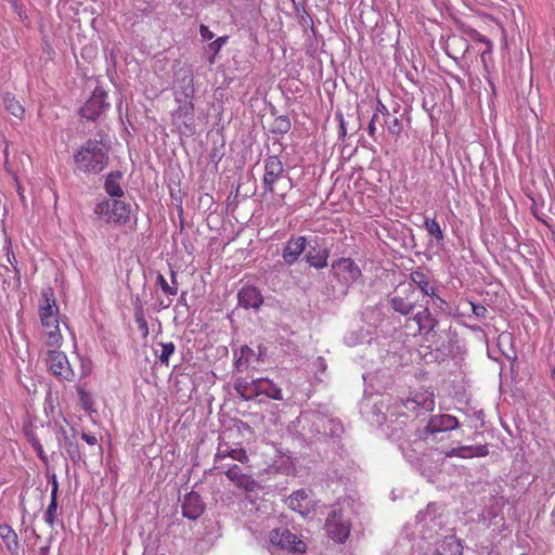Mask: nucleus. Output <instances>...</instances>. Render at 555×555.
<instances>
[{
    "instance_id": "1",
    "label": "nucleus",
    "mask_w": 555,
    "mask_h": 555,
    "mask_svg": "<svg viewBox=\"0 0 555 555\" xmlns=\"http://www.w3.org/2000/svg\"><path fill=\"white\" fill-rule=\"evenodd\" d=\"M74 162L85 173H100L108 164V147L101 141L88 140L74 154Z\"/></svg>"
},
{
    "instance_id": "2",
    "label": "nucleus",
    "mask_w": 555,
    "mask_h": 555,
    "mask_svg": "<svg viewBox=\"0 0 555 555\" xmlns=\"http://www.w3.org/2000/svg\"><path fill=\"white\" fill-rule=\"evenodd\" d=\"M263 195L271 194L279 196V204H285V196L291 189V179L284 173V166L281 159L273 155L264 160V175L262 179Z\"/></svg>"
},
{
    "instance_id": "3",
    "label": "nucleus",
    "mask_w": 555,
    "mask_h": 555,
    "mask_svg": "<svg viewBox=\"0 0 555 555\" xmlns=\"http://www.w3.org/2000/svg\"><path fill=\"white\" fill-rule=\"evenodd\" d=\"M186 80V85L183 87V93L185 98L189 100L183 104H180L177 109H175L171 114L172 122L178 127L181 132H184L181 129L183 125L189 132H193V121H194V104L192 102V96L194 93L193 86V77L189 75L184 78Z\"/></svg>"
},
{
    "instance_id": "4",
    "label": "nucleus",
    "mask_w": 555,
    "mask_h": 555,
    "mask_svg": "<svg viewBox=\"0 0 555 555\" xmlns=\"http://www.w3.org/2000/svg\"><path fill=\"white\" fill-rule=\"evenodd\" d=\"M94 212L104 218L107 223L118 225L127 224L130 221V205L120 199H111L99 203Z\"/></svg>"
},
{
    "instance_id": "5",
    "label": "nucleus",
    "mask_w": 555,
    "mask_h": 555,
    "mask_svg": "<svg viewBox=\"0 0 555 555\" xmlns=\"http://www.w3.org/2000/svg\"><path fill=\"white\" fill-rule=\"evenodd\" d=\"M324 529L331 540L341 544L349 538L351 521L341 508L334 507L326 517Z\"/></svg>"
},
{
    "instance_id": "6",
    "label": "nucleus",
    "mask_w": 555,
    "mask_h": 555,
    "mask_svg": "<svg viewBox=\"0 0 555 555\" xmlns=\"http://www.w3.org/2000/svg\"><path fill=\"white\" fill-rule=\"evenodd\" d=\"M332 271L336 281L345 287H350L362 276V271L358 263L348 257L334 260L332 262Z\"/></svg>"
},
{
    "instance_id": "7",
    "label": "nucleus",
    "mask_w": 555,
    "mask_h": 555,
    "mask_svg": "<svg viewBox=\"0 0 555 555\" xmlns=\"http://www.w3.org/2000/svg\"><path fill=\"white\" fill-rule=\"evenodd\" d=\"M47 362L50 372L62 380H73L75 372L66 354L60 348H47Z\"/></svg>"
},
{
    "instance_id": "8",
    "label": "nucleus",
    "mask_w": 555,
    "mask_h": 555,
    "mask_svg": "<svg viewBox=\"0 0 555 555\" xmlns=\"http://www.w3.org/2000/svg\"><path fill=\"white\" fill-rule=\"evenodd\" d=\"M457 426L459 421L455 416L449 414L433 415L429 417L426 426L420 433L418 437L425 441L430 437L435 440L438 434L453 430Z\"/></svg>"
},
{
    "instance_id": "9",
    "label": "nucleus",
    "mask_w": 555,
    "mask_h": 555,
    "mask_svg": "<svg viewBox=\"0 0 555 555\" xmlns=\"http://www.w3.org/2000/svg\"><path fill=\"white\" fill-rule=\"evenodd\" d=\"M270 542L292 553L302 554L306 552V544L296 534L286 528H278L270 532Z\"/></svg>"
},
{
    "instance_id": "10",
    "label": "nucleus",
    "mask_w": 555,
    "mask_h": 555,
    "mask_svg": "<svg viewBox=\"0 0 555 555\" xmlns=\"http://www.w3.org/2000/svg\"><path fill=\"white\" fill-rule=\"evenodd\" d=\"M415 291L411 284L399 285L395 295L390 298V307L402 315L411 313L415 307L416 298Z\"/></svg>"
},
{
    "instance_id": "11",
    "label": "nucleus",
    "mask_w": 555,
    "mask_h": 555,
    "mask_svg": "<svg viewBox=\"0 0 555 555\" xmlns=\"http://www.w3.org/2000/svg\"><path fill=\"white\" fill-rule=\"evenodd\" d=\"M107 92L96 87L85 105L80 108V115L88 120H95L108 107Z\"/></svg>"
},
{
    "instance_id": "12",
    "label": "nucleus",
    "mask_w": 555,
    "mask_h": 555,
    "mask_svg": "<svg viewBox=\"0 0 555 555\" xmlns=\"http://www.w3.org/2000/svg\"><path fill=\"white\" fill-rule=\"evenodd\" d=\"M43 302L39 306V318L43 328L57 327L60 309L52 293L42 294Z\"/></svg>"
},
{
    "instance_id": "13",
    "label": "nucleus",
    "mask_w": 555,
    "mask_h": 555,
    "mask_svg": "<svg viewBox=\"0 0 555 555\" xmlns=\"http://www.w3.org/2000/svg\"><path fill=\"white\" fill-rule=\"evenodd\" d=\"M181 508L183 517L196 520L204 514L206 504L202 500L201 495L192 490L181 500Z\"/></svg>"
},
{
    "instance_id": "14",
    "label": "nucleus",
    "mask_w": 555,
    "mask_h": 555,
    "mask_svg": "<svg viewBox=\"0 0 555 555\" xmlns=\"http://www.w3.org/2000/svg\"><path fill=\"white\" fill-rule=\"evenodd\" d=\"M434 453H409L408 461L415 466L420 473L430 479L439 469V460L433 457Z\"/></svg>"
},
{
    "instance_id": "15",
    "label": "nucleus",
    "mask_w": 555,
    "mask_h": 555,
    "mask_svg": "<svg viewBox=\"0 0 555 555\" xmlns=\"http://www.w3.org/2000/svg\"><path fill=\"white\" fill-rule=\"evenodd\" d=\"M414 322L416 324V331L413 335L427 336L438 326V320L433 315L429 309L426 307L422 311H418L412 319H408L405 326L409 327V323Z\"/></svg>"
},
{
    "instance_id": "16",
    "label": "nucleus",
    "mask_w": 555,
    "mask_h": 555,
    "mask_svg": "<svg viewBox=\"0 0 555 555\" xmlns=\"http://www.w3.org/2000/svg\"><path fill=\"white\" fill-rule=\"evenodd\" d=\"M403 406L416 415L424 412H431L435 409V397L433 392H417L412 398L402 401Z\"/></svg>"
},
{
    "instance_id": "17",
    "label": "nucleus",
    "mask_w": 555,
    "mask_h": 555,
    "mask_svg": "<svg viewBox=\"0 0 555 555\" xmlns=\"http://www.w3.org/2000/svg\"><path fill=\"white\" fill-rule=\"evenodd\" d=\"M307 246L305 236H292L283 248L282 257L287 264L295 263Z\"/></svg>"
},
{
    "instance_id": "18",
    "label": "nucleus",
    "mask_w": 555,
    "mask_h": 555,
    "mask_svg": "<svg viewBox=\"0 0 555 555\" xmlns=\"http://www.w3.org/2000/svg\"><path fill=\"white\" fill-rule=\"evenodd\" d=\"M411 285H416L420 291L427 296H436L437 287L431 275L421 269L413 270L410 273Z\"/></svg>"
},
{
    "instance_id": "19",
    "label": "nucleus",
    "mask_w": 555,
    "mask_h": 555,
    "mask_svg": "<svg viewBox=\"0 0 555 555\" xmlns=\"http://www.w3.org/2000/svg\"><path fill=\"white\" fill-rule=\"evenodd\" d=\"M263 302L259 289L255 286H244L238 292V304L244 308H259Z\"/></svg>"
},
{
    "instance_id": "20",
    "label": "nucleus",
    "mask_w": 555,
    "mask_h": 555,
    "mask_svg": "<svg viewBox=\"0 0 555 555\" xmlns=\"http://www.w3.org/2000/svg\"><path fill=\"white\" fill-rule=\"evenodd\" d=\"M435 555H463V545L455 535H448L436 547Z\"/></svg>"
},
{
    "instance_id": "21",
    "label": "nucleus",
    "mask_w": 555,
    "mask_h": 555,
    "mask_svg": "<svg viewBox=\"0 0 555 555\" xmlns=\"http://www.w3.org/2000/svg\"><path fill=\"white\" fill-rule=\"evenodd\" d=\"M257 396L266 395L274 400H283L282 389L268 378L256 379Z\"/></svg>"
},
{
    "instance_id": "22",
    "label": "nucleus",
    "mask_w": 555,
    "mask_h": 555,
    "mask_svg": "<svg viewBox=\"0 0 555 555\" xmlns=\"http://www.w3.org/2000/svg\"><path fill=\"white\" fill-rule=\"evenodd\" d=\"M287 505L293 511L305 515L309 511V499L305 490L293 492L287 499Z\"/></svg>"
},
{
    "instance_id": "23",
    "label": "nucleus",
    "mask_w": 555,
    "mask_h": 555,
    "mask_svg": "<svg viewBox=\"0 0 555 555\" xmlns=\"http://www.w3.org/2000/svg\"><path fill=\"white\" fill-rule=\"evenodd\" d=\"M121 178L122 175L119 171H113L107 175L104 189L109 196L121 197L124 195V190L120 185Z\"/></svg>"
},
{
    "instance_id": "24",
    "label": "nucleus",
    "mask_w": 555,
    "mask_h": 555,
    "mask_svg": "<svg viewBox=\"0 0 555 555\" xmlns=\"http://www.w3.org/2000/svg\"><path fill=\"white\" fill-rule=\"evenodd\" d=\"M330 253L327 249L311 248L306 254V261L315 269H323L327 267V259Z\"/></svg>"
},
{
    "instance_id": "25",
    "label": "nucleus",
    "mask_w": 555,
    "mask_h": 555,
    "mask_svg": "<svg viewBox=\"0 0 555 555\" xmlns=\"http://www.w3.org/2000/svg\"><path fill=\"white\" fill-rule=\"evenodd\" d=\"M0 538L11 554H17L18 538L16 532L7 524L0 525Z\"/></svg>"
},
{
    "instance_id": "26",
    "label": "nucleus",
    "mask_w": 555,
    "mask_h": 555,
    "mask_svg": "<svg viewBox=\"0 0 555 555\" xmlns=\"http://www.w3.org/2000/svg\"><path fill=\"white\" fill-rule=\"evenodd\" d=\"M441 506L436 502H430L427 504L424 511H420L416 515L417 522H424L425 526L436 521L438 516L440 515Z\"/></svg>"
},
{
    "instance_id": "27",
    "label": "nucleus",
    "mask_w": 555,
    "mask_h": 555,
    "mask_svg": "<svg viewBox=\"0 0 555 555\" xmlns=\"http://www.w3.org/2000/svg\"><path fill=\"white\" fill-rule=\"evenodd\" d=\"M256 379L247 382L245 379H237L235 383V390L245 400H251L257 397Z\"/></svg>"
},
{
    "instance_id": "28",
    "label": "nucleus",
    "mask_w": 555,
    "mask_h": 555,
    "mask_svg": "<svg viewBox=\"0 0 555 555\" xmlns=\"http://www.w3.org/2000/svg\"><path fill=\"white\" fill-rule=\"evenodd\" d=\"M63 344V336L57 327L44 328V346L47 348H61Z\"/></svg>"
},
{
    "instance_id": "29",
    "label": "nucleus",
    "mask_w": 555,
    "mask_h": 555,
    "mask_svg": "<svg viewBox=\"0 0 555 555\" xmlns=\"http://www.w3.org/2000/svg\"><path fill=\"white\" fill-rule=\"evenodd\" d=\"M5 109L13 116L22 119L25 114L23 105L12 94H5L3 98Z\"/></svg>"
},
{
    "instance_id": "30",
    "label": "nucleus",
    "mask_w": 555,
    "mask_h": 555,
    "mask_svg": "<svg viewBox=\"0 0 555 555\" xmlns=\"http://www.w3.org/2000/svg\"><path fill=\"white\" fill-rule=\"evenodd\" d=\"M424 228L437 241L443 240V232L436 219L425 218Z\"/></svg>"
},
{
    "instance_id": "31",
    "label": "nucleus",
    "mask_w": 555,
    "mask_h": 555,
    "mask_svg": "<svg viewBox=\"0 0 555 555\" xmlns=\"http://www.w3.org/2000/svg\"><path fill=\"white\" fill-rule=\"evenodd\" d=\"M160 353L158 356L159 361L162 364H169V358L175 353L176 351V345L172 341L168 343H160Z\"/></svg>"
},
{
    "instance_id": "32",
    "label": "nucleus",
    "mask_w": 555,
    "mask_h": 555,
    "mask_svg": "<svg viewBox=\"0 0 555 555\" xmlns=\"http://www.w3.org/2000/svg\"><path fill=\"white\" fill-rule=\"evenodd\" d=\"M383 125H385L388 131L395 137H399L402 131V124L396 116L389 115V117H385L383 119Z\"/></svg>"
},
{
    "instance_id": "33",
    "label": "nucleus",
    "mask_w": 555,
    "mask_h": 555,
    "mask_svg": "<svg viewBox=\"0 0 555 555\" xmlns=\"http://www.w3.org/2000/svg\"><path fill=\"white\" fill-rule=\"evenodd\" d=\"M134 321H135L138 331L140 332L141 336L143 338H146L150 334V330H149L147 321H146L142 310H137L134 312Z\"/></svg>"
},
{
    "instance_id": "34",
    "label": "nucleus",
    "mask_w": 555,
    "mask_h": 555,
    "mask_svg": "<svg viewBox=\"0 0 555 555\" xmlns=\"http://www.w3.org/2000/svg\"><path fill=\"white\" fill-rule=\"evenodd\" d=\"M227 457L236 459V460H238L242 463H244V462H246L248 460L246 453H230V452H227V453H216V455H215V468H217V469L222 468L221 466L218 465V463H220L221 461H223Z\"/></svg>"
},
{
    "instance_id": "35",
    "label": "nucleus",
    "mask_w": 555,
    "mask_h": 555,
    "mask_svg": "<svg viewBox=\"0 0 555 555\" xmlns=\"http://www.w3.org/2000/svg\"><path fill=\"white\" fill-rule=\"evenodd\" d=\"M227 41L228 36H222L208 44L209 50L212 51V55L209 57L210 64L215 63L216 55L220 52L221 48L227 43Z\"/></svg>"
},
{
    "instance_id": "36",
    "label": "nucleus",
    "mask_w": 555,
    "mask_h": 555,
    "mask_svg": "<svg viewBox=\"0 0 555 555\" xmlns=\"http://www.w3.org/2000/svg\"><path fill=\"white\" fill-rule=\"evenodd\" d=\"M291 129V121L285 116H279L274 119L273 131L278 133H286Z\"/></svg>"
},
{
    "instance_id": "37",
    "label": "nucleus",
    "mask_w": 555,
    "mask_h": 555,
    "mask_svg": "<svg viewBox=\"0 0 555 555\" xmlns=\"http://www.w3.org/2000/svg\"><path fill=\"white\" fill-rule=\"evenodd\" d=\"M56 511H57V499L51 498V502H50V504L46 511V514H44V521L49 526H53Z\"/></svg>"
},
{
    "instance_id": "38",
    "label": "nucleus",
    "mask_w": 555,
    "mask_h": 555,
    "mask_svg": "<svg viewBox=\"0 0 555 555\" xmlns=\"http://www.w3.org/2000/svg\"><path fill=\"white\" fill-rule=\"evenodd\" d=\"M157 283L164 293L168 295H177L178 288L176 286H170L164 275L159 274L157 276Z\"/></svg>"
},
{
    "instance_id": "39",
    "label": "nucleus",
    "mask_w": 555,
    "mask_h": 555,
    "mask_svg": "<svg viewBox=\"0 0 555 555\" xmlns=\"http://www.w3.org/2000/svg\"><path fill=\"white\" fill-rule=\"evenodd\" d=\"M470 307H472V312L477 317V318H480V319H485L487 317V313H488V309L482 306V305H477V304H474V302H469Z\"/></svg>"
},
{
    "instance_id": "40",
    "label": "nucleus",
    "mask_w": 555,
    "mask_h": 555,
    "mask_svg": "<svg viewBox=\"0 0 555 555\" xmlns=\"http://www.w3.org/2000/svg\"><path fill=\"white\" fill-rule=\"evenodd\" d=\"M374 113H377V115L382 116V119L389 117V111L380 99H376Z\"/></svg>"
},
{
    "instance_id": "41",
    "label": "nucleus",
    "mask_w": 555,
    "mask_h": 555,
    "mask_svg": "<svg viewBox=\"0 0 555 555\" xmlns=\"http://www.w3.org/2000/svg\"><path fill=\"white\" fill-rule=\"evenodd\" d=\"M225 475L231 479V480H235L237 479L242 473H241V469L237 465H232L230 466L227 470H225Z\"/></svg>"
},
{
    "instance_id": "42",
    "label": "nucleus",
    "mask_w": 555,
    "mask_h": 555,
    "mask_svg": "<svg viewBox=\"0 0 555 555\" xmlns=\"http://www.w3.org/2000/svg\"><path fill=\"white\" fill-rule=\"evenodd\" d=\"M199 34L203 40H211L215 34L204 24L199 26Z\"/></svg>"
},
{
    "instance_id": "43",
    "label": "nucleus",
    "mask_w": 555,
    "mask_h": 555,
    "mask_svg": "<svg viewBox=\"0 0 555 555\" xmlns=\"http://www.w3.org/2000/svg\"><path fill=\"white\" fill-rule=\"evenodd\" d=\"M78 395H79V398H80L85 409L89 410L90 409V405H89V393L83 388H79L78 389Z\"/></svg>"
},
{
    "instance_id": "44",
    "label": "nucleus",
    "mask_w": 555,
    "mask_h": 555,
    "mask_svg": "<svg viewBox=\"0 0 555 555\" xmlns=\"http://www.w3.org/2000/svg\"><path fill=\"white\" fill-rule=\"evenodd\" d=\"M433 298L434 305L438 307L440 310H444L448 307L447 301L441 298L439 295L430 296Z\"/></svg>"
},
{
    "instance_id": "45",
    "label": "nucleus",
    "mask_w": 555,
    "mask_h": 555,
    "mask_svg": "<svg viewBox=\"0 0 555 555\" xmlns=\"http://www.w3.org/2000/svg\"><path fill=\"white\" fill-rule=\"evenodd\" d=\"M81 438L91 447L95 446L98 442V439L93 434H82Z\"/></svg>"
},
{
    "instance_id": "46",
    "label": "nucleus",
    "mask_w": 555,
    "mask_h": 555,
    "mask_svg": "<svg viewBox=\"0 0 555 555\" xmlns=\"http://www.w3.org/2000/svg\"><path fill=\"white\" fill-rule=\"evenodd\" d=\"M13 9L18 13L20 17L23 18V5L20 0H11Z\"/></svg>"
},
{
    "instance_id": "47",
    "label": "nucleus",
    "mask_w": 555,
    "mask_h": 555,
    "mask_svg": "<svg viewBox=\"0 0 555 555\" xmlns=\"http://www.w3.org/2000/svg\"><path fill=\"white\" fill-rule=\"evenodd\" d=\"M476 40L479 41V42L485 43L487 46V48H488V51L491 50L492 44H491L490 40L487 39V37H485L483 35L477 34Z\"/></svg>"
},
{
    "instance_id": "48",
    "label": "nucleus",
    "mask_w": 555,
    "mask_h": 555,
    "mask_svg": "<svg viewBox=\"0 0 555 555\" xmlns=\"http://www.w3.org/2000/svg\"><path fill=\"white\" fill-rule=\"evenodd\" d=\"M367 133L371 138H375V133H376V125L374 122H369V126H367Z\"/></svg>"
},
{
    "instance_id": "49",
    "label": "nucleus",
    "mask_w": 555,
    "mask_h": 555,
    "mask_svg": "<svg viewBox=\"0 0 555 555\" xmlns=\"http://www.w3.org/2000/svg\"><path fill=\"white\" fill-rule=\"evenodd\" d=\"M57 490H59V485H57V481H56L55 477H53L51 498H56L57 499Z\"/></svg>"
},
{
    "instance_id": "50",
    "label": "nucleus",
    "mask_w": 555,
    "mask_h": 555,
    "mask_svg": "<svg viewBox=\"0 0 555 555\" xmlns=\"http://www.w3.org/2000/svg\"><path fill=\"white\" fill-rule=\"evenodd\" d=\"M29 440L31 441V447L38 451V452H41L43 447L39 443V441L37 439H34V438H30L29 437Z\"/></svg>"
},
{
    "instance_id": "51",
    "label": "nucleus",
    "mask_w": 555,
    "mask_h": 555,
    "mask_svg": "<svg viewBox=\"0 0 555 555\" xmlns=\"http://www.w3.org/2000/svg\"><path fill=\"white\" fill-rule=\"evenodd\" d=\"M49 551H50V546L46 545V546L40 547L39 554L40 555H49Z\"/></svg>"
},
{
    "instance_id": "52",
    "label": "nucleus",
    "mask_w": 555,
    "mask_h": 555,
    "mask_svg": "<svg viewBox=\"0 0 555 555\" xmlns=\"http://www.w3.org/2000/svg\"><path fill=\"white\" fill-rule=\"evenodd\" d=\"M380 118L382 116L377 115V113H374L370 121L376 125V122H380Z\"/></svg>"
},
{
    "instance_id": "53",
    "label": "nucleus",
    "mask_w": 555,
    "mask_h": 555,
    "mask_svg": "<svg viewBox=\"0 0 555 555\" xmlns=\"http://www.w3.org/2000/svg\"><path fill=\"white\" fill-rule=\"evenodd\" d=\"M80 459H81V453L80 452L73 453V455H72V460L73 461H79Z\"/></svg>"
},
{
    "instance_id": "54",
    "label": "nucleus",
    "mask_w": 555,
    "mask_h": 555,
    "mask_svg": "<svg viewBox=\"0 0 555 555\" xmlns=\"http://www.w3.org/2000/svg\"><path fill=\"white\" fill-rule=\"evenodd\" d=\"M246 353H250V354H251V353H253V350H251L250 348H248V347L243 348V349H242V356H244V354H246Z\"/></svg>"
},
{
    "instance_id": "55",
    "label": "nucleus",
    "mask_w": 555,
    "mask_h": 555,
    "mask_svg": "<svg viewBox=\"0 0 555 555\" xmlns=\"http://www.w3.org/2000/svg\"><path fill=\"white\" fill-rule=\"evenodd\" d=\"M452 451H459V452L470 451V448H468V447H461V448H457V449H452Z\"/></svg>"
},
{
    "instance_id": "56",
    "label": "nucleus",
    "mask_w": 555,
    "mask_h": 555,
    "mask_svg": "<svg viewBox=\"0 0 555 555\" xmlns=\"http://www.w3.org/2000/svg\"><path fill=\"white\" fill-rule=\"evenodd\" d=\"M38 454H39V456L41 457V460H42V461H44V462H47V461H48V457H47V454H46V453L40 452V453H38Z\"/></svg>"
},
{
    "instance_id": "57",
    "label": "nucleus",
    "mask_w": 555,
    "mask_h": 555,
    "mask_svg": "<svg viewBox=\"0 0 555 555\" xmlns=\"http://www.w3.org/2000/svg\"><path fill=\"white\" fill-rule=\"evenodd\" d=\"M446 455L447 456L460 455V456L464 457L463 453H451V452H448V453H446Z\"/></svg>"
},
{
    "instance_id": "58",
    "label": "nucleus",
    "mask_w": 555,
    "mask_h": 555,
    "mask_svg": "<svg viewBox=\"0 0 555 555\" xmlns=\"http://www.w3.org/2000/svg\"><path fill=\"white\" fill-rule=\"evenodd\" d=\"M472 455H487L488 453H483V452H480V453H470Z\"/></svg>"
},
{
    "instance_id": "59",
    "label": "nucleus",
    "mask_w": 555,
    "mask_h": 555,
    "mask_svg": "<svg viewBox=\"0 0 555 555\" xmlns=\"http://www.w3.org/2000/svg\"><path fill=\"white\" fill-rule=\"evenodd\" d=\"M172 282L176 283V274L172 272Z\"/></svg>"
},
{
    "instance_id": "60",
    "label": "nucleus",
    "mask_w": 555,
    "mask_h": 555,
    "mask_svg": "<svg viewBox=\"0 0 555 555\" xmlns=\"http://www.w3.org/2000/svg\"><path fill=\"white\" fill-rule=\"evenodd\" d=\"M476 451H478V452L483 451V447H478V449Z\"/></svg>"
},
{
    "instance_id": "61",
    "label": "nucleus",
    "mask_w": 555,
    "mask_h": 555,
    "mask_svg": "<svg viewBox=\"0 0 555 555\" xmlns=\"http://www.w3.org/2000/svg\"><path fill=\"white\" fill-rule=\"evenodd\" d=\"M552 377H555V367L552 371Z\"/></svg>"
}]
</instances>
